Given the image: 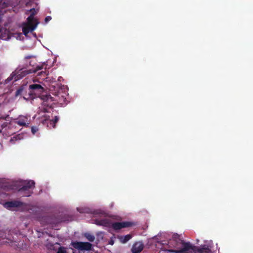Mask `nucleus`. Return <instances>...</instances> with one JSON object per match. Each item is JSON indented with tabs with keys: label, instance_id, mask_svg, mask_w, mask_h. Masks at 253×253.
Listing matches in <instances>:
<instances>
[{
	"label": "nucleus",
	"instance_id": "nucleus-1",
	"mask_svg": "<svg viewBox=\"0 0 253 253\" xmlns=\"http://www.w3.org/2000/svg\"><path fill=\"white\" fill-rule=\"evenodd\" d=\"M29 90V94L30 95H34L35 97L38 96L42 101V106L39 108L38 113L39 114L42 113L48 112V110L52 108L54 101L60 102L61 104H62L61 102H64L66 100V98L62 95L61 96H58L59 99L54 98L50 94L47 93L40 95V93L43 91L44 88L39 84L30 85Z\"/></svg>",
	"mask_w": 253,
	"mask_h": 253
},
{
	"label": "nucleus",
	"instance_id": "nucleus-2",
	"mask_svg": "<svg viewBox=\"0 0 253 253\" xmlns=\"http://www.w3.org/2000/svg\"><path fill=\"white\" fill-rule=\"evenodd\" d=\"M39 22L34 18V14L31 13L27 18V23L22 28L24 35L27 36L28 33L34 31L37 27Z\"/></svg>",
	"mask_w": 253,
	"mask_h": 253
},
{
	"label": "nucleus",
	"instance_id": "nucleus-3",
	"mask_svg": "<svg viewBox=\"0 0 253 253\" xmlns=\"http://www.w3.org/2000/svg\"><path fill=\"white\" fill-rule=\"evenodd\" d=\"M71 245L75 249L81 251H90L92 248L91 244L88 242H72Z\"/></svg>",
	"mask_w": 253,
	"mask_h": 253
},
{
	"label": "nucleus",
	"instance_id": "nucleus-4",
	"mask_svg": "<svg viewBox=\"0 0 253 253\" xmlns=\"http://www.w3.org/2000/svg\"><path fill=\"white\" fill-rule=\"evenodd\" d=\"M180 243L182 246V248L179 250L180 253H193L194 252L195 246H193L189 242H185L182 240H180Z\"/></svg>",
	"mask_w": 253,
	"mask_h": 253
},
{
	"label": "nucleus",
	"instance_id": "nucleus-5",
	"mask_svg": "<svg viewBox=\"0 0 253 253\" xmlns=\"http://www.w3.org/2000/svg\"><path fill=\"white\" fill-rule=\"evenodd\" d=\"M133 223L130 221L115 222L112 223L111 227L115 230H120L122 228L131 227Z\"/></svg>",
	"mask_w": 253,
	"mask_h": 253
},
{
	"label": "nucleus",
	"instance_id": "nucleus-6",
	"mask_svg": "<svg viewBox=\"0 0 253 253\" xmlns=\"http://www.w3.org/2000/svg\"><path fill=\"white\" fill-rule=\"evenodd\" d=\"M35 182L33 180H29L28 181H25L24 184L22 186V187L18 189V191L28 192L27 193V194L26 195V196H30L32 192H30L29 190L32 188H34L35 187Z\"/></svg>",
	"mask_w": 253,
	"mask_h": 253
},
{
	"label": "nucleus",
	"instance_id": "nucleus-7",
	"mask_svg": "<svg viewBox=\"0 0 253 253\" xmlns=\"http://www.w3.org/2000/svg\"><path fill=\"white\" fill-rule=\"evenodd\" d=\"M23 203L18 201H12L5 202L3 206L8 210H12L13 208H19L23 206Z\"/></svg>",
	"mask_w": 253,
	"mask_h": 253
},
{
	"label": "nucleus",
	"instance_id": "nucleus-8",
	"mask_svg": "<svg viewBox=\"0 0 253 253\" xmlns=\"http://www.w3.org/2000/svg\"><path fill=\"white\" fill-rule=\"evenodd\" d=\"M15 123L20 126H28L30 124L28 118L25 116H19L16 119Z\"/></svg>",
	"mask_w": 253,
	"mask_h": 253
},
{
	"label": "nucleus",
	"instance_id": "nucleus-9",
	"mask_svg": "<svg viewBox=\"0 0 253 253\" xmlns=\"http://www.w3.org/2000/svg\"><path fill=\"white\" fill-rule=\"evenodd\" d=\"M95 223L97 225L103 226L105 227H111L112 222L107 218L101 219H96L95 220Z\"/></svg>",
	"mask_w": 253,
	"mask_h": 253
},
{
	"label": "nucleus",
	"instance_id": "nucleus-10",
	"mask_svg": "<svg viewBox=\"0 0 253 253\" xmlns=\"http://www.w3.org/2000/svg\"><path fill=\"white\" fill-rule=\"evenodd\" d=\"M144 248V245L141 242L134 243L132 247L131 251L133 253H139Z\"/></svg>",
	"mask_w": 253,
	"mask_h": 253
},
{
	"label": "nucleus",
	"instance_id": "nucleus-11",
	"mask_svg": "<svg viewBox=\"0 0 253 253\" xmlns=\"http://www.w3.org/2000/svg\"><path fill=\"white\" fill-rule=\"evenodd\" d=\"M45 65V63H43L41 65H37L35 68H32V69H30L29 70H26L24 71L25 73L23 75V76L26 75L27 74L36 73L38 71L42 69L43 68V66Z\"/></svg>",
	"mask_w": 253,
	"mask_h": 253
},
{
	"label": "nucleus",
	"instance_id": "nucleus-12",
	"mask_svg": "<svg viewBox=\"0 0 253 253\" xmlns=\"http://www.w3.org/2000/svg\"><path fill=\"white\" fill-rule=\"evenodd\" d=\"M194 253H209L210 250L207 245H203L201 247H197L195 246Z\"/></svg>",
	"mask_w": 253,
	"mask_h": 253
},
{
	"label": "nucleus",
	"instance_id": "nucleus-13",
	"mask_svg": "<svg viewBox=\"0 0 253 253\" xmlns=\"http://www.w3.org/2000/svg\"><path fill=\"white\" fill-rule=\"evenodd\" d=\"M0 188L2 189L3 190L6 191L14 189V185L9 184L8 183H0Z\"/></svg>",
	"mask_w": 253,
	"mask_h": 253
},
{
	"label": "nucleus",
	"instance_id": "nucleus-14",
	"mask_svg": "<svg viewBox=\"0 0 253 253\" xmlns=\"http://www.w3.org/2000/svg\"><path fill=\"white\" fill-rule=\"evenodd\" d=\"M132 238V235L130 234H127L125 236H121L118 237L120 241L123 244L126 243Z\"/></svg>",
	"mask_w": 253,
	"mask_h": 253
},
{
	"label": "nucleus",
	"instance_id": "nucleus-15",
	"mask_svg": "<svg viewBox=\"0 0 253 253\" xmlns=\"http://www.w3.org/2000/svg\"><path fill=\"white\" fill-rule=\"evenodd\" d=\"M20 140V135L19 134L11 137L9 140L10 143L13 144L16 141Z\"/></svg>",
	"mask_w": 253,
	"mask_h": 253
},
{
	"label": "nucleus",
	"instance_id": "nucleus-16",
	"mask_svg": "<svg viewBox=\"0 0 253 253\" xmlns=\"http://www.w3.org/2000/svg\"><path fill=\"white\" fill-rule=\"evenodd\" d=\"M84 237L90 242H93L95 240V237L93 235L89 233H85Z\"/></svg>",
	"mask_w": 253,
	"mask_h": 253
},
{
	"label": "nucleus",
	"instance_id": "nucleus-17",
	"mask_svg": "<svg viewBox=\"0 0 253 253\" xmlns=\"http://www.w3.org/2000/svg\"><path fill=\"white\" fill-rule=\"evenodd\" d=\"M58 121V118L57 116H55L54 117V120H50L49 121V125L52 126L53 128H54L55 127L56 123Z\"/></svg>",
	"mask_w": 253,
	"mask_h": 253
},
{
	"label": "nucleus",
	"instance_id": "nucleus-18",
	"mask_svg": "<svg viewBox=\"0 0 253 253\" xmlns=\"http://www.w3.org/2000/svg\"><path fill=\"white\" fill-rule=\"evenodd\" d=\"M13 79L14 80V81H16L19 79L18 76H16L15 74H13V73L11 75V76L7 78L6 81H7V82H8Z\"/></svg>",
	"mask_w": 253,
	"mask_h": 253
},
{
	"label": "nucleus",
	"instance_id": "nucleus-19",
	"mask_svg": "<svg viewBox=\"0 0 253 253\" xmlns=\"http://www.w3.org/2000/svg\"><path fill=\"white\" fill-rule=\"evenodd\" d=\"M57 253H67L65 248L60 247L57 252Z\"/></svg>",
	"mask_w": 253,
	"mask_h": 253
},
{
	"label": "nucleus",
	"instance_id": "nucleus-20",
	"mask_svg": "<svg viewBox=\"0 0 253 253\" xmlns=\"http://www.w3.org/2000/svg\"><path fill=\"white\" fill-rule=\"evenodd\" d=\"M45 246L49 249H50V250H54V246L52 243H47L45 245Z\"/></svg>",
	"mask_w": 253,
	"mask_h": 253
},
{
	"label": "nucleus",
	"instance_id": "nucleus-21",
	"mask_svg": "<svg viewBox=\"0 0 253 253\" xmlns=\"http://www.w3.org/2000/svg\"><path fill=\"white\" fill-rule=\"evenodd\" d=\"M38 129L36 126H33L31 127V131L33 134H35V133L38 131Z\"/></svg>",
	"mask_w": 253,
	"mask_h": 253
},
{
	"label": "nucleus",
	"instance_id": "nucleus-22",
	"mask_svg": "<svg viewBox=\"0 0 253 253\" xmlns=\"http://www.w3.org/2000/svg\"><path fill=\"white\" fill-rule=\"evenodd\" d=\"M172 238L173 239H174L175 240H178V241L180 242V240H181L180 238H179V236L177 234H174L172 236Z\"/></svg>",
	"mask_w": 253,
	"mask_h": 253
},
{
	"label": "nucleus",
	"instance_id": "nucleus-23",
	"mask_svg": "<svg viewBox=\"0 0 253 253\" xmlns=\"http://www.w3.org/2000/svg\"><path fill=\"white\" fill-rule=\"evenodd\" d=\"M168 253H180L178 250H168Z\"/></svg>",
	"mask_w": 253,
	"mask_h": 253
},
{
	"label": "nucleus",
	"instance_id": "nucleus-24",
	"mask_svg": "<svg viewBox=\"0 0 253 253\" xmlns=\"http://www.w3.org/2000/svg\"><path fill=\"white\" fill-rule=\"evenodd\" d=\"M48 219H49L47 221V223H49V224H53L55 223V220L54 219L53 220L52 219V218H47Z\"/></svg>",
	"mask_w": 253,
	"mask_h": 253
},
{
	"label": "nucleus",
	"instance_id": "nucleus-25",
	"mask_svg": "<svg viewBox=\"0 0 253 253\" xmlns=\"http://www.w3.org/2000/svg\"><path fill=\"white\" fill-rule=\"evenodd\" d=\"M51 17L49 16H48L45 18L44 21L45 22H48L50 20H51Z\"/></svg>",
	"mask_w": 253,
	"mask_h": 253
},
{
	"label": "nucleus",
	"instance_id": "nucleus-26",
	"mask_svg": "<svg viewBox=\"0 0 253 253\" xmlns=\"http://www.w3.org/2000/svg\"><path fill=\"white\" fill-rule=\"evenodd\" d=\"M30 12H31V13H34V15L36 14V11H35V9L34 8L31 9H30Z\"/></svg>",
	"mask_w": 253,
	"mask_h": 253
},
{
	"label": "nucleus",
	"instance_id": "nucleus-27",
	"mask_svg": "<svg viewBox=\"0 0 253 253\" xmlns=\"http://www.w3.org/2000/svg\"><path fill=\"white\" fill-rule=\"evenodd\" d=\"M114 241H113V240H111L110 241V242H109V244H110V245H113L114 244Z\"/></svg>",
	"mask_w": 253,
	"mask_h": 253
},
{
	"label": "nucleus",
	"instance_id": "nucleus-28",
	"mask_svg": "<svg viewBox=\"0 0 253 253\" xmlns=\"http://www.w3.org/2000/svg\"><path fill=\"white\" fill-rule=\"evenodd\" d=\"M32 57V56L28 55L25 57V59H30Z\"/></svg>",
	"mask_w": 253,
	"mask_h": 253
},
{
	"label": "nucleus",
	"instance_id": "nucleus-29",
	"mask_svg": "<svg viewBox=\"0 0 253 253\" xmlns=\"http://www.w3.org/2000/svg\"><path fill=\"white\" fill-rule=\"evenodd\" d=\"M43 74H44V76L46 75V72H42L41 73V74H42V75Z\"/></svg>",
	"mask_w": 253,
	"mask_h": 253
},
{
	"label": "nucleus",
	"instance_id": "nucleus-30",
	"mask_svg": "<svg viewBox=\"0 0 253 253\" xmlns=\"http://www.w3.org/2000/svg\"><path fill=\"white\" fill-rule=\"evenodd\" d=\"M19 92V90H17L16 93V95L18 94Z\"/></svg>",
	"mask_w": 253,
	"mask_h": 253
}]
</instances>
